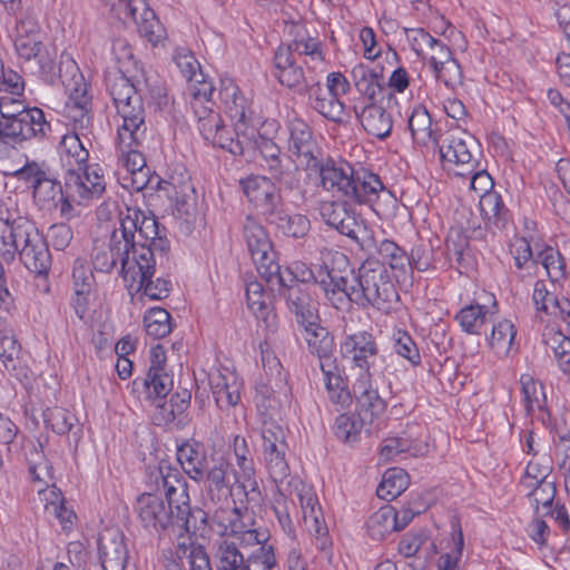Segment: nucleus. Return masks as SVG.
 Listing matches in <instances>:
<instances>
[{"instance_id":"nucleus-22","label":"nucleus","mask_w":570,"mask_h":570,"mask_svg":"<svg viewBox=\"0 0 570 570\" xmlns=\"http://www.w3.org/2000/svg\"><path fill=\"white\" fill-rule=\"evenodd\" d=\"M157 178V189L165 193L166 197L171 202L178 217L189 216L191 204V195L194 187L188 176H181L179 179L170 177L165 180L160 177Z\"/></svg>"},{"instance_id":"nucleus-26","label":"nucleus","mask_w":570,"mask_h":570,"mask_svg":"<svg viewBox=\"0 0 570 570\" xmlns=\"http://www.w3.org/2000/svg\"><path fill=\"white\" fill-rule=\"evenodd\" d=\"M207 528L215 530L220 535L232 534V538H237V534L243 533L248 537V540L262 541L256 530L246 529L245 523L242 521L240 508L238 507H234L230 510H216L212 519H208Z\"/></svg>"},{"instance_id":"nucleus-8","label":"nucleus","mask_w":570,"mask_h":570,"mask_svg":"<svg viewBox=\"0 0 570 570\" xmlns=\"http://www.w3.org/2000/svg\"><path fill=\"white\" fill-rule=\"evenodd\" d=\"M132 265V273L127 282L129 288L136 285V291H141L145 296L154 301H161L169 296L171 292V281L164 276H156V254L149 248L142 247L141 254L137 255V261Z\"/></svg>"},{"instance_id":"nucleus-19","label":"nucleus","mask_w":570,"mask_h":570,"mask_svg":"<svg viewBox=\"0 0 570 570\" xmlns=\"http://www.w3.org/2000/svg\"><path fill=\"white\" fill-rule=\"evenodd\" d=\"M98 544L99 560L104 570H126L129 552L121 531L105 530L98 539Z\"/></svg>"},{"instance_id":"nucleus-13","label":"nucleus","mask_w":570,"mask_h":570,"mask_svg":"<svg viewBox=\"0 0 570 570\" xmlns=\"http://www.w3.org/2000/svg\"><path fill=\"white\" fill-rule=\"evenodd\" d=\"M65 181L68 195L78 197L79 204L100 198L106 190L102 169L98 165H86L81 170L70 168Z\"/></svg>"},{"instance_id":"nucleus-51","label":"nucleus","mask_w":570,"mask_h":570,"mask_svg":"<svg viewBox=\"0 0 570 570\" xmlns=\"http://www.w3.org/2000/svg\"><path fill=\"white\" fill-rule=\"evenodd\" d=\"M57 80H60L68 94H70L75 88L79 89V91L88 89V85L79 70L77 62L67 52H62L60 56Z\"/></svg>"},{"instance_id":"nucleus-11","label":"nucleus","mask_w":570,"mask_h":570,"mask_svg":"<svg viewBox=\"0 0 570 570\" xmlns=\"http://www.w3.org/2000/svg\"><path fill=\"white\" fill-rule=\"evenodd\" d=\"M278 376L275 380L261 382L256 385L255 404L263 421H281L284 405L288 400V387L282 375L279 362L275 363Z\"/></svg>"},{"instance_id":"nucleus-54","label":"nucleus","mask_w":570,"mask_h":570,"mask_svg":"<svg viewBox=\"0 0 570 570\" xmlns=\"http://www.w3.org/2000/svg\"><path fill=\"white\" fill-rule=\"evenodd\" d=\"M368 425L356 413L340 414L334 424V433L345 443H354L360 440L361 432Z\"/></svg>"},{"instance_id":"nucleus-62","label":"nucleus","mask_w":570,"mask_h":570,"mask_svg":"<svg viewBox=\"0 0 570 570\" xmlns=\"http://www.w3.org/2000/svg\"><path fill=\"white\" fill-rule=\"evenodd\" d=\"M170 314L161 307L148 309L144 316L146 333L158 340L167 336L171 332Z\"/></svg>"},{"instance_id":"nucleus-16","label":"nucleus","mask_w":570,"mask_h":570,"mask_svg":"<svg viewBox=\"0 0 570 570\" xmlns=\"http://www.w3.org/2000/svg\"><path fill=\"white\" fill-rule=\"evenodd\" d=\"M117 114L122 119L118 127V140L125 144L144 141L146 138V110L142 97H134L131 102L118 106Z\"/></svg>"},{"instance_id":"nucleus-15","label":"nucleus","mask_w":570,"mask_h":570,"mask_svg":"<svg viewBox=\"0 0 570 570\" xmlns=\"http://www.w3.org/2000/svg\"><path fill=\"white\" fill-rule=\"evenodd\" d=\"M341 354L370 377V367L379 354L375 337L367 331L347 335L341 343Z\"/></svg>"},{"instance_id":"nucleus-46","label":"nucleus","mask_w":570,"mask_h":570,"mask_svg":"<svg viewBox=\"0 0 570 570\" xmlns=\"http://www.w3.org/2000/svg\"><path fill=\"white\" fill-rule=\"evenodd\" d=\"M63 193L65 188L50 176L49 170L45 178L37 186H33L32 196L41 209L51 210L58 207Z\"/></svg>"},{"instance_id":"nucleus-18","label":"nucleus","mask_w":570,"mask_h":570,"mask_svg":"<svg viewBox=\"0 0 570 570\" xmlns=\"http://www.w3.org/2000/svg\"><path fill=\"white\" fill-rule=\"evenodd\" d=\"M116 240H119L117 232H112L108 248L97 249L92 256V264L96 271L110 273L119 261L121 264L120 275L125 282H128L129 275L132 273V265H136L138 254H132L129 248H124L122 245L116 244Z\"/></svg>"},{"instance_id":"nucleus-60","label":"nucleus","mask_w":570,"mask_h":570,"mask_svg":"<svg viewBox=\"0 0 570 570\" xmlns=\"http://www.w3.org/2000/svg\"><path fill=\"white\" fill-rule=\"evenodd\" d=\"M112 55L118 65L116 73H137L142 71L139 62L135 59L132 48L125 38H115L111 47Z\"/></svg>"},{"instance_id":"nucleus-49","label":"nucleus","mask_w":570,"mask_h":570,"mask_svg":"<svg viewBox=\"0 0 570 570\" xmlns=\"http://www.w3.org/2000/svg\"><path fill=\"white\" fill-rule=\"evenodd\" d=\"M334 253L335 252L332 250L327 253L330 262L324 261L323 265L317 271V274H314L313 269L308 267L305 263H295L292 268H288L286 271V274L288 276L287 283H301L304 285H308L309 287L311 284H318L321 286L322 278H325L327 276V273L330 272L331 267L335 268L333 262Z\"/></svg>"},{"instance_id":"nucleus-43","label":"nucleus","mask_w":570,"mask_h":570,"mask_svg":"<svg viewBox=\"0 0 570 570\" xmlns=\"http://www.w3.org/2000/svg\"><path fill=\"white\" fill-rule=\"evenodd\" d=\"M262 448L271 478L275 482H282L289 474V466L286 460L287 443H263Z\"/></svg>"},{"instance_id":"nucleus-44","label":"nucleus","mask_w":570,"mask_h":570,"mask_svg":"<svg viewBox=\"0 0 570 570\" xmlns=\"http://www.w3.org/2000/svg\"><path fill=\"white\" fill-rule=\"evenodd\" d=\"M321 371L324 375L325 387L330 401L333 404L338 405L341 409L350 406L353 397L345 380L340 373L338 365H333V368L330 371H327V367Z\"/></svg>"},{"instance_id":"nucleus-28","label":"nucleus","mask_w":570,"mask_h":570,"mask_svg":"<svg viewBox=\"0 0 570 570\" xmlns=\"http://www.w3.org/2000/svg\"><path fill=\"white\" fill-rule=\"evenodd\" d=\"M165 570H213L209 556L200 543L178 546L177 558L165 563Z\"/></svg>"},{"instance_id":"nucleus-61","label":"nucleus","mask_w":570,"mask_h":570,"mask_svg":"<svg viewBox=\"0 0 570 570\" xmlns=\"http://www.w3.org/2000/svg\"><path fill=\"white\" fill-rule=\"evenodd\" d=\"M21 346L11 328L0 330V358L9 372H14L20 363Z\"/></svg>"},{"instance_id":"nucleus-5","label":"nucleus","mask_w":570,"mask_h":570,"mask_svg":"<svg viewBox=\"0 0 570 570\" xmlns=\"http://www.w3.org/2000/svg\"><path fill=\"white\" fill-rule=\"evenodd\" d=\"M470 186L473 190L481 193L480 210L485 222V226L503 229L510 222V210L504 205L499 193L492 190L493 180L481 161L476 163V167L470 175Z\"/></svg>"},{"instance_id":"nucleus-17","label":"nucleus","mask_w":570,"mask_h":570,"mask_svg":"<svg viewBox=\"0 0 570 570\" xmlns=\"http://www.w3.org/2000/svg\"><path fill=\"white\" fill-rule=\"evenodd\" d=\"M288 129L289 151L306 168H317L321 153L311 127L301 119H294L289 122Z\"/></svg>"},{"instance_id":"nucleus-45","label":"nucleus","mask_w":570,"mask_h":570,"mask_svg":"<svg viewBox=\"0 0 570 570\" xmlns=\"http://www.w3.org/2000/svg\"><path fill=\"white\" fill-rule=\"evenodd\" d=\"M66 111L76 126L81 129L88 127L91 111V96L88 94V89L79 91L75 88L68 94Z\"/></svg>"},{"instance_id":"nucleus-53","label":"nucleus","mask_w":570,"mask_h":570,"mask_svg":"<svg viewBox=\"0 0 570 570\" xmlns=\"http://www.w3.org/2000/svg\"><path fill=\"white\" fill-rule=\"evenodd\" d=\"M520 384L527 413L531 415L535 410L543 411L547 403L543 385L530 374H522Z\"/></svg>"},{"instance_id":"nucleus-31","label":"nucleus","mask_w":570,"mask_h":570,"mask_svg":"<svg viewBox=\"0 0 570 570\" xmlns=\"http://www.w3.org/2000/svg\"><path fill=\"white\" fill-rule=\"evenodd\" d=\"M18 255L30 272L39 276L48 274L51 266V255L42 234L36 235Z\"/></svg>"},{"instance_id":"nucleus-32","label":"nucleus","mask_w":570,"mask_h":570,"mask_svg":"<svg viewBox=\"0 0 570 570\" xmlns=\"http://www.w3.org/2000/svg\"><path fill=\"white\" fill-rule=\"evenodd\" d=\"M321 185L325 190H337L347 197L351 184L353 183L354 169L350 165L336 166L333 160L325 165H318Z\"/></svg>"},{"instance_id":"nucleus-24","label":"nucleus","mask_w":570,"mask_h":570,"mask_svg":"<svg viewBox=\"0 0 570 570\" xmlns=\"http://www.w3.org/2000/svg\"><path fill=\"white\" fill-rule=\"evenodd\" d=\"M389 108L379 106L376 102H370L358 112L354 106L356 117L361 121L364 130L379 139L387 138L393 128V118Z\"/></svg>"},{"instance_id":"nucleus-14","label":"nucleus","mask_w":570,"mask_h":570,"mask_svg":"<svg viewBox=\"0 0 570 570\" xmlns=\"http://www.w3.org/2000/svg\"><path fill=\"white\" fill-rule=\"evenodd\" d=\"M39 234L36 225L26 217L0 220V255L7 262L13 261L16 254Z\"/></svg>"},{"instance_id":"nucleus-47","label":"nucleus","mask_w":570,"mask_h":570,"mask_svg":"<svg viewBox=\"0 0 570 570\" xmlns=\"http://www.w3.org/2000/svg\"><path fill=\"white\" fill-rule=\"evenodd\" d=\"M410 484V476L401 468H392L385 471L383 479L376 489L380 499L392 501L401 495Z\"/></svg>"},{"instance_id":"nucleus-9","label":"nucleus","mask_w":570,"mask_h":570,"mask_svg":"<svg viewBox=\"0 0 570 570\" xmlns=\"http://www.w3.org/2000/svg\"><path fill=\"white\" fill-rule=\"evenodd\" d=\"M281 289L279 295L285 299L286 307L295 317L298 326L311 325V321H320L317 303L311 294V287L301 283H287L285 273L279 269L275 275Z\"/></svg>"},{"instance_id":"nucleus-50","label":"nucleus","mask_w":570,"mask_h":570,"mask_svg":"<svg viewBox=\"0 0 570 570\" xmlns=\"http://www.w3.org/2000/svg\"><path fill=\"white\" fill-rule=\"evenodd\" d=\"M191 394L188 390L183 389L170 395L169 400H163L156 404V419L159 423L168 424L181 415L190 404Z\"/></svg>"},{"instance_id":"nucleus-21","label":"nucleus","mask_w":570,"mask_h":570,"mask_svg":"<svg viewBox=\"0 0 570 570\" xmlns=\"http://www.w3.org/2000/svg\"><path fill=\"white\" fill-rule=\"evenodd\" d=\"M177 461L187 476L196 481L212 462L205 444L194 438L184 440L177 445Z\"/></svg>"},{"instance_id":"nucleus-23","label":"nucleus","mask_w":570,"mask_h":570,"mask_svg":"<svg viewBox=\"0 0 570 570\" xmlns=\"http://www.w3.org/2000/svg\"><path fill=\"white\" fill-rule=\"evenodd\" d=\"M275 76L279 83L303 94V85L309 77L304 75L297 58L292 56L288 49L277 48L274 55Z\"/></svg>"},{"instance_id":"nucleus-58","label":"nucleus","mask_w":570,"mask_h":570,"mask_svg":"<svg viewBox=\"0 0 570 570\" xmlns=\"http://www.w3.org/2000/svg\"><path fill=\"white\" fill-rule=\"evenodd\" d=\"M488 308L480 304L462 307L455 315L461 328L469 334H481L480 328L487 322Z\"/></svg>"},{"instance_id":"nucleus-12","label":"nucleus","mask_w":570,"mask_h":570,"mask_svg":"<svg viewBox=\"0 0 570 570\" xmlns=\"http://www.w3.org/2000/svg\"><path fill=\"white\" fill-rule=\"evenodd\" d=\"M12 120L13 124L0 137L1 140L12 146L22 145L31 139L42 140L51 131L50 122L47 121L45 112L38 107H29Z\"/></svg>"},{"instance_id":"nucleus-4","label":"nucleus","mask_w":570,"mask_h":570,"mask_svg":"<svg viewBox=\"0 0 570 570\" xmlns=\"http://www.w3.org/2000/svg\"><path fill=\"white\" fill-rule=\"evenodd\" d=\"M442 167L454 176L470 175L481 159V145L466 131L452 132L444 137L439 146Z\"/></svg>"},{"instance_id":"nucleus-10","label":"nucleus","mask_w":570,"mask_h":570,"mask_svg":"<svg viewBox=\"0 0 570 570\" xmlns=\"http://www.w3.org/2000/svg\"><path fill=\"white\" fill-rule=\"evenodd\" d=\"M210 461L203 471L202 478H197L195 482L205 483L207 495L213 503L227 502L233 494L237 472L229 460L223 455L210 454Z\"/></svg>"},{"instance_id":"nucleus-36","label":"nucleus","mask_w":570,"mask_h":570,"mask_svg":"<svg viewBox=\"0 0 570 570\" xmlns=\"http://www.w3.org/2000/svg\"><path fill=\"white\" fill-rule=\"evenodd\" d=\"M269 173V179L284 190H296L301 186V171L298 165L289 156L283 155L275 163L265 165Z\"/></svg>"},{"instance_id":"nucleus-55","label":"nucleus","mask_w":570,"mask_h":570,"mask_svg":"<svg viewBox=\"0 0 570 570\" xmlns=\"http://www.w3.org/2000/svg\"><path fill=\"white\" fill-rule=\"evenodd\" d=\"M141 145L142 141L128 145L118 140L120 153L119 160L131 175H142V177H147L149 168L146 166L145 156L139 150Z\"/></svg>"},{"instance_id":"nucleus-39","label":"nucleus","mask_w":570,"mask_h":570,"mask_svg":"<svg viewBox=\"0 0 570 570\" xmlns=\"http://www.w3.org/2000/svg\"><path fill=\"white\" fill-rule=\"evenodd\" d=\"M246 129L247 128L240 127L236 130L235 128V138L233 132L226 128L223 121L222 127L215 132V139H209L208 141L214 146L229 151L234 156H245L249 153V148L252 147V141Z\"/></svg>"},{"instance_id":"nucleus-41","label":"nucleus","mask_w":570,"mask_h":570,"mask_svg":"<svg viewBox=\"0 0 570 570\" xmlns=\"http://www.w3.org/2000/svg\"><path fill=\"white\" fill-rule=\"evenodd\" d=\"M124 19H132L138 28L141 37L146 38L151 45L156 46L166 38V30L156 17L155 12L146 6L139 8L135 12V17H125Z\"/></svg>"},{"instance_id":"nucleus-37","label":"nucleus","mask_w":570,"mask_h":570,"mask_svg":"<svg viewBox=\"0 0 570 570\" xmlns=\"http://www.w3.org/2000/svg\"><path fill=\"white\" fill-rule=\"evenodd\" d=\"M209 385L218 407L229 409L239 402V384L233 375L226 376L220 372L210 374Z\"/></svg>"},{"instance_id":"nucleus-52","label":"nucleus","mask_w":570,"mask_h":570,"mask_svg":"<svg viewBox=\"0 0 570 570\" xmlns=\"http://www.w3.org/2000/svg\"><path fill=\"white\" fill-rule=\"evenodd\" d=\"M297 497L305 524L308 525L309 530H314L317 534H321L323 513L317 497L312 489L306 485H302Z\"/></svg>"},{"instance_id":"nucleus-56","label":"nucleus","mask_w":570,"mask_h":570,"mask_svg":"<svg viewBox=\"0 0 570 570\" xmlns=\"http://www.w3.org/2000/svg\"><path fill=\"white\" fill-rule=\"evenodd\" d=\"M261 542L256 541L258 547L250 553L245 556L244 570H272L276 567V557L274 548L271 544H266V537L259 534Z\"/></svg>"},{"instance_id":"nucleus-34","label":"nucleus","mask_w":570,"mask_h":570,"mask_svg":"<svg viewBox=\"0 0 570 570\" xmlns=\"http://www.w3.org/2000/svg\"><path fill=\"white\" fill-rule=\"evenodd\" d=\"M106 87L109 95L112 98L114 105L116 108L118 106H124L126 102H131L134 97H141L138 94L137 82L138 75L137 73H112L109 72L106 75Z\"/></svg>"},{"instance_id":"nucleus-20","label":"nucleus","mask_w":570,"mask_h":570,"mask_svg":"<svg viewBox=\"0 0 570 570\" xmlns=\"http://www.w3.org/2000/svg\"><path fill=\"white\" fill-rule=\"evenodd\" d=\"M301 327L305 331L308 351L318 357L320 368L327 367V371L333 368V365L337 364V360L333 354L334 337L330 331L321 325V320L311 321V325Z\"/></svg>"},{"instance_id":"nucleus-1","label":"nucleus","mask_w":570,"mask_h":570,"mask_svg":"<svg viewBox=\"0 0 570 570\" xmlns=\"http://www.w3.org/2000/svg\"><path fill=\"white\" fill-rule=\"evenodd\" d=\"M333 262L335 268L331 267L327 276L322 278L321 288L334 308L348 311L355 304L363 309L373 307L390 313L399 302L385 263L367 258L354 271L348 257L337 250Z\"/></svg>"},{"instance_id":"nucleus-57","label":"nucleus","mask_w":570,"mask_h":570,"mask_svg":"<svg viewBox=\"0 0 570 570\" xmlns=\"http://www.w3.org/2000/svg\"><path fill=\"white\" fill-rule=\"evenodd\" d=\"M383 261L397 272V276L405 275L409 271L410 261L407 253L391 239H384L376 248Z\"/></svg>"},{"instance_id":"nucleus-42","label":"nucleus","mask_w":570,"mask_h":570,"mask_svg":"<svg viewBox=\"0 0 570 570\" xmlns=\"http://www.w3.org/2000/svg\"><path fill=\"white\" fill-rule=\"evenodd\" d=\"M233 452L236 459V464L240 470L243 482L239 483V488H242L246 494L247 487L246 482H249L250 491L254 492L257 488V483L253 480L255 474L254 461L249 450V445L247 440L244 436L235 435L233 440Z\"/></svg>"},{"instance_id":"nucleus-64","label":"nucleus","mask_w":570,"mask_h":570,"mask_svg":"<svg viewBox=\"0 0 570 570\" xmlns=\"http://www.w3.org/2000/svg\"><path fill=\"white\" fill-rule=\"evenodd\" d=\"M43 421L47 428H50L57 434L63 435L72 429L77 417L67 409L55 406L43 411Z\"/></svg>"},{"instance_id":"nucleus-33","label":"nucleus","mask_w":570,"mask_h":570,"mask_svg":"<svg viewBox=\"0 0 570 570\" xmlns=\"http://www.w3.org/2000/svg\"><path fill=\"white\" fill-rule=\"evenodd\" d=\"M245 546L239 538L224 539L217 543L214 553L216 570H244Z\"/></svg>"},{"instance_id":"nucleus-59","label":"nucleus","mask_w":570,"mask_h":570,"mask_svg":"<svg viewBox=\"0 0 570 570\" xmlns=\"http://www.w3.org/2000/svg\"><path fill=\"white\" fill-rule=\"evenodd\" d=\"M368 533L373 539L381 540L386 534L397 531L395 528V509L391 505L381 508L373 513L367 522Z\"/></svg>"},{"instance_id":"nucleus-38","label":"nucleus","mask_w":570,"mask_h":570,"mask_svg":"<svg viewBox=\"0 0 570 570\" xmlns=\"http://www.w3.org/2000/svg\"><path fill=\"white\" fill-rule=\"evenodd\" d=\"M409 128L413 140L423 146H439L436 132L432 129V118L424 106L417 105L409 117Z\"/></svg>"},{"instance_id":"nucleus-7","label":"nucleus","mask_w":570,"mask_h":570,"mask_svg":"<svg viewBox=\"0 0 570 570\" xmlns=\"http://www.w3.org/2000/svg\"><path fill=\"white\" fill-rule=\"evenodd\" d=\"M248 202L269 223L285 207L282 188L267 176L249 175L239 180Z\"/></svg>"},{"instance_id":"nucleus-3","label":"nucleus","mask_w":570,"mask_h":570,"mask_svg":"<svg viewBox=\"0 0 570 570\" xmlns=\"http://www.w3.org/2000/svg\"><path fill=\"white\" fill-rule=\"evenodd\" d=\"M119 229L116 244L129 248L132 254H141V248H149L151 253L166 256L170 249L167 229L160 225L150 210H142L137 206H127L119 212Z\"/></svg>"},{"instance_id":"nucleus-48","label":"nucleus","mask_w":570,"mask_h":570,"mask_svg":"<svg viewBox=\"0 0 570 570\" xmlns=\"http://www.w3.org/2000/svg\"><path fill=\"white\" fill-rule=\"evenodd\" d=\"M285 236L302 238L311 229L309 219L302 214H289L286 206L269 223Z\"/></svg>"},{"instance_id":"nucleus-40","label":"nucleus","mask_w":570,"mask_h":570,"mask_svg":"<svg viewBox=\"0 0 570 570\" xmlns=\"http://www.w3.org/2000/svg\"><path fill=\"white\" fill-rule=\"evenodd\" d=\"M166 489L164 495L168 504L179 505L185 508V511L194 510L190 505V498L188 494V484L183 473L175 466L169 464V469L166 470Z\"/></svg>"},{"instance_id":"nucleus-30","label":"nucleus","mask_w":570,"mask_h":570,"mask_svg":"<svg viewBox=\"0 0 570 570\" xmlns=\"http://www.w3.org/2000/svg\"><path fill=\"white\" fill-rule=\"evenodd\" d=\"M510 253L514 259L515 269L512 275L521 282L533 279L539 271L537 255L531 249L530 242L522 237L515 238L510 246Z\"/></svg>"},{"instance_id":"nucleus-35","label":"nucleus","mask_w":570,"mask_h":570,"mask_svg":"<svg viewBox=\"0 0 570 570\" xmlns=\"http://www.w3.org/2000/svg\"><path fill=\"white\" fill-rule=\"evenodd\" d=\"M173 376L167 372H147L145 377L132 382L135 392H144L148 400L163 401L173 390Z\"/></svg>"},{"instance_id":"nucleus-29","label":"nucleus","mask_w":570,"mask_h":570,"mask_svg":"<svg viewBox=\"0 0 570 570\" xmlns=\"http://www.w3.org/2000/svg\"><path fill=\"white\" fill-rule=\"evenodd\" d=\"M385 187L379 175L361 170L355 171L347 198L360 205H372Z\"/></svg>"},{"instance_id":"nucleus-27","label":"nucleus","mask_w":570,"mask_h":570,"mask_svg":"<svg viewBox=\"0 0 570 570\" xmlns=\"http://www.w3.org/2000/svg\"><path fill=\"white\" fill-rule=\"evenodd\" d=\"M354 395L356 402L355 413L363 420V423L372 426L385 412L386 402L372 385H355Z\"/></svg>"},{"instance_id":"nucleus-2","label":"nucleus","mask_w":570,"mask_h":570,"mask_svg":"<svg viewBox=\"0 0 570 570\" xmlns=\"http://www.w3.org/2000/svg\"><path fill=\"white\" fill-rule=\"evenodd\" d=\"M135 509L141 525L159 534L203 535L208 525V514L202 508L185 511V508L168 504L167 500L151 492L140 494Z\"/></svg>"},{"instance_id":"nucleus-63","label":"nucleus","mask_w":570,"mask_h":570,"mask_svg":"<svg viewBox=\"0 0 570 570\" xmlns=\"http://www.w3.org/2000/svg\"><path fill=\"white\" fill-rule=\"evenodd\" d=\"M61 148L68 158V165H77L79 170L88 165L89 151L77 132L67 134L61 139Z\"/></svg>"},{"instance_id":"nucleus-25","label":"nucleus","mask_w":570,"mask_h":570,"mask_svg":"<svg viewBox=\"0 0 570 570\" xmlns=\"http://www.w3.org/2000/svg\"><path fill=\"white\" fill-rule=\"evenodd\" d=\"M351 73L357 91L370 102H376L380 96L386 98L382 67L377 70L365 63H358L352 69Z\"/></svg>"},{"instance_id":"nucleus-6","label":"nucleus","mask_w":570,"mask_h":570,"mask_svg":"<svg viewBox=\"0 0 570 570\" xmlns=\"http://www.w3.org/2000/svg\"><path fill=\"white\" fill-rule=\"evenodd\" d=\"M243 234L257 272L267 282H272L279 274L281 266L276 262V253L264 226L256 218L247 216Z\"/></svg>"}]
</instances>
